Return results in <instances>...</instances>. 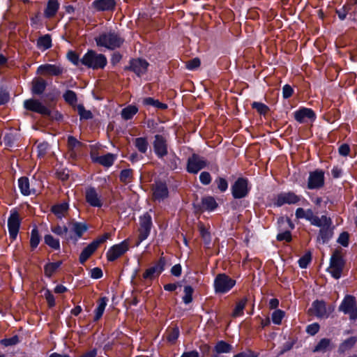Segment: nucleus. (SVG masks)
I'll return each instance as SVG.
<instances>
[{
	"mask_svg": "<svg viewBox=\"0 0 357 357\" xmlns=\"http://www.w3.org/2000/svg\"><path fill=\"white\" fill-rule=\"evenodd\" d=\"M59 8V3L56 0H49L46 9L45 10V15L46 17L51 18L54 17Z\"/></svg>",
	"mask_w": 357,
	"mask_h": 357,
	"instance_id": "obj_30",
	"label": "nucleus"
},
{
	"mask_svg": "<svg viewBox=\"0 0 357 357\" xmlns=\"http://www.w3.org/2000/svg\"><path fill=\"white\" fill-rule=\"evenodd\" d=\"M18 185L20 190L24 195H29L31 194V190L29 187V181L26 177H21L18 180Z\"/></svg>",
	"mask_w": 357,
	"mask_h": 357,
	"instance_id": "obj_38",
	"label": "nucleus"
},
{
	"mask_svg": "<svg viewBox=\"0 0 357 357\" xmlns=\"http://www.w3.org/2000/svg\"><path fill=\"white\" fill-rule=\"evenodd\" d=\"M340 311L349 315L351 319H357V306L355 297L347 296L339 307Z\"/></svg>",
	"mask_w": 357,
	"mask_h": 357,
	"instance_id": "obj_5",
	"label": "nucleus"
},
{
	"mask_svg": "<svg viewBox=\"0 0 357 357\" xmlns=\"http://www.w3.org/2000/svg\"><path fill=\"white\" fill-rule=\"evenodd\" d=\"M107 61L105 55L89 50L81 59V63L93 70L104 68Z\"/></svg>",
	"mask_w": 357,
	"mask_h": 357,
	"instance_id": "obj_2",
	"label": "nucleus"
},
{
	"mask_svg": "<svg viewBox=\"0 0 357 357\" xmlns=\"http://www.w3.org/2000/svg\"><path fill=\"white\" fill-rule=\"evenodd\" d=\"M149 63L146 60L137 59L130 61V68L137 75L141 76L146 72Z\"/></svg>",
	"mask_w": 357,
	"mask_h": 357,
	"instance_id": "obj_22",
	"label": "nucleus"
},
{
	"mask_svg": "<svg viewBox=\"0 0 357 357\" xmlns=\"http://www.w3.org/2000/svg\"><path fill=\"white\" fill-rule=\"evenodd\" d=\"M97 248L98 247L96 242H92L89 244L80 254V263L82 264H84V262L91 257V255L96 250Z\"/></svg>",
	"mask_w": 357,
	"mask_h": 357,
	"instance_id": "obj_24",
	"label": "nucleus"
},
{
	"mask_svg": "<svg viewBox=\"0 0 357 357\" xmlns=\"http://www.w3.org/2000/svg\"><path fill=\"white\" fill-rule=\"evenodd\" d=\"M85 199L91 206L100 208L103 205L102 195L93 187L86 189Z\"/></svg>",
	"mask_w": 357,
	"mask_h": 357,
	"instance_id": "obj_10",
	"label": "nucleus"
},
{
	"mask_svg": "<svg viewBox=\"0 0 357 357\" xmlns=\"http://www.w3.org/2000/svg\"><path fill=\"white\" fill-rule=\"evenodd\" d=\"M82 146V144L73 136L68 138V146L70 151V155L73 158L77 157V149Z\"/></svg>",
	"mask_w": 357,
	"mask_h": 357,
	"instance_id": "obj_28",
	"label": "nucleus"
},
{
	"mask_svg": "<svg viewBox=\"0 0 357 357\" xmlns=\"http://www.w3.org/2000/svg\"><path fill=\"white\" fill-rule=\"evenodd\" d=\"M95 41L98 47L113 50L120 47L124 43V39L118 33L109 31L100 33L95 38Z\"/></svg>",
	"mask_w": 357,
	"mask_h": 357,
	"instance_id": "obj_1",
	"label": "nucleus"
},
{
	"mask_svg": "<svg viewBox=\"0 0 357 357\" xmlns=\"http://www.w3.org/2000/svg\"><path fill=\"white\" fill-rule=\"evenodd\" d=\"M133 144L141 153H146L149 146L146 137H137L134 139Z\"/></svg>",
	"mask_w": 357,
	"mask_h": 357,
	"instance_id": "obj_32",
	"label": "nucleus"
},
{
	"mask_svg": "<svg viewBox=\"0 0 357 357\" xmlns=\"http://www.w3.org/2000/svg\"><path fill=\"white\" fill-rule=\"evenodd\" d=\"M284 316V312L281 310H276L272 314V321L275 324H280Z\"/></svg>",
	"mask_w": 357,
	"mask_h": 357,
	"instance_id": "obj_51",
	"label": "nucleus"
},
{
	"mask_svg": "<svg viewBox=\"0 0 357 357\" xmlns=\"http://www.w3.org/2000/svg\"><path fill=\"white\" fill-rule=\"evenodd\" d=\"M107 298L106 297L100 298L98 301V306L95 310L94 321L99 320L103 314L105 309L107 305Z\"/></svg>",
	"mask_w": 357,
	"mask_h": 357,
	"instance_id": "obj_31",
	"label": "nucleus"
},
{
	"mask_svg": "<svg viewBox=\"0 0 357 357\" xmlns=\"http://www.w3.org/2000/svg\"><path fill=\"white\" fill-rule=\"evenodd\" d=\"M37 46L40 50H46L52 46V39L49 34H45L38 39Z\"/></svg>",
	"mask_w": 357,
	"mask_h": 357,
	"instance_id": "obj_34",
	"label": "nucleus"
},
{
	"mask_svg": "<svg viewBox=\"0 0 357 357\" xmlns=\"http://www.w3.org/2000/svg\"><path fill=\"white\" fill-rule=\"evenodd\" d=\"M337 243L344 247H347L349 245V234L347 232L340 234L337 238Z\"/></svg>",
	"mask_w": 357,
	"mask_h": 357,
	"instance_id": "obj_58",
	"label": "nucleus"
},
{
	"mask_svg": "<svg viewBox=\"0 0 357 357\" xmlns=\"http://www.w3.org/2000/svg\"><path fill=\"white\" fill-rule=\"evenodd\" d=\"M311 259L310 255H305L298 260V264L301 268H305L307 266Z\"/></svg>",
	"mask_w": 357,
	"mask_h": 357,
	"instance_id": "obj_64",
	"label": "nucleus"
},
{
	"mask_svg": "<svg viewBox=\"0 0 357 357\" xmlns=\"http://www.w3.org/2000/svg\"><path fill=\"white\" fill-rule=\"evenodd\" d=\"M246 303H247V298H243L241 301H239L237 303V304L233 311L232 316L234 317H237L241 316L243 313V310L245 307Z\"/></svg>",
	"mask_w": 357,
	"mask_h": 357,
	"instance_id": "obj_45",
	"label": "nucleus"
},
{
	"mask_svg": "<svg viewBox=\"0 0 357 357\" xmlns=\"http://www.w3.org/2000/svg\"><path fill=\"white\" fill-rule=\"evenodd\" d=\"M311 225L320 227L321 229L326 226L331 225V220L326 215L321 217L316 216L314 214L310 220Z\"/></svg>",
	"mask_w": 357,
	"mask_h": 357,
	"instance_id": "obj_26",
	"label": "nucleus"
},
{
	"mask_svg": "<svg viewBox=\"0 0 357 357\" xmlns=\"http://www.w3.org/2000/svg\"><path fill=\"white\" fill-rule=\"evenodd\" d=\"M199 180L204 185H208L211 181V176L207 172H203L199 175Z\"/></svg>",
	"mask_w": 357,
	"mask_h": 357,
	"instance_id": "obj_60",
	"label": "nucleus"
},
{
	"mask_svg": "<svg viewBox=\"0 0 357 357\" xmlns=\"http://www.w3.org/2000/svg\"><path fill=\"white\" fill-rule=\"evenodd\" d=\"M128 250V243L123 241L111 247L107 252V259L110 261L116 260Z\"/></svg>",
	"mask_w": 357,
	"mask_h": 357,
	"instance_id": "obj_13",
	"label": "nucleus"
},
{
	"mask_svg": "<svg viewBox=\"0 0 357 357\" xmlns=\"http://www.w3.org/2000/svg\"><path fill=\"white\" fill-rule=\"evenodd\" d=\"M165 265V260L164 258L161 257L155 266L148 268L144 272L143 274L144 278L152 279L155 275H158L164 270Z\"/></svg>",
	"mask_w": 357,
	"mask_h": 357,
	"instance_id": "obj_21",
	"label": "nucleus"
},
{
	"mask_svg": "<svg viewBox=\"0 0 357 357\" xmlns=\"http://www.w3.org/2000/svg\"><path fill=\"white\" fill-rule=\"evenodd\" d=\"M295 215L297 219H305L310 222L314 215L312 209L304 210L303 208H298L296 210Z\"/></svg>",
	"mask_w": 357,
	"mask_h": 357,
	"instance_id": "obj_36",
	"label": "nucleus"
},
{
	"mask_svg": "<svg viewBox=\"0 0 357 357\" xmlns=\"http://www.w3.org/2000/svg\"><path fill=\"white\" fill-rule=\"evenodd\" d=\"M69 227L70 229L75 232L76 237L74 238L73 236L69 235L66 239L74 240L75 242L81 238L83 234L87 230V227L85 224L75 221L71 222L69 225Z\"/></svg>",
	"mask_w": 357,
	"mask_h": 357,
	"instance_id": "obj_20",
	"label": "nucleus"
},
{
	"mask_svg": "<svg viewBox=\"0 0 357 357\" xmlns=\"http://www.w3.org/2000/svg\"><path fill=\"white\" fill-rule=\"evenodd\" d=\"M356 342V338L355 337H351L344 340L339 347V351L344 353L345 351L352 348Z\"/></svg>",
	"mask_w": 357,
	"mask_h": 357,
	"instance_id": "obj_42",
	"label": "nucleus"
},
{
	"mask_svg": "<svg viewBox=\"0 0 357 357\" xmlns=\"http://www.w3.org/2000/svg\"><path fill=\"white\" fill-rule=\"evenodd\" d=\"M44 296H45L50 307H52L55 305L54 296L49 290H46L45 291Z\"/></svg>",
	"mask_w": 357,
	"mask_h": 357,
	"instance_id": "obj_59",
	"label": "nucleus"
},
{
	"mask_svg": "<svg viewBox=\"0 0 357 357\" xmlns=\"http://www.w3.org/2000/svg\"><path fill=\"white\" fill-rule=\"evenodd\" d=\"M63 98L65 100L68 102L69 104L73 105L76 103L77 102V96L76 93L71 91L68 90L64 94H63Z\"/></svg>",
	"mask_w": 357,
	"mask_h": 357,
	"instance_id": "obj_52",
	"label": "nucleus"
},
{
	"mask_svg": "<svg viewBox=\"0 0 357 357\" xmlns=\"http://www.w3.org/2000/svg\"><path fill=\"white\" fill-rule=\"evenodd\" d=\"M19 342V338L17 335H15L10 338L4 339L2 340V344L6 347L12 346Z\"/></svg>",
	"mask_w": 357,
	"mask_h": 357,
	"instance_id": "obj_63",
	"label": "nucleus"
},
{
	"mask_svg": "<svg viewBox=\"0 0 357 357\" xmlns=\"http://www.w3.org/2000/svg\"><path fill=\"white\" fill-rule=\"evenodd\" d=\"M231 190L235 199H241L246 197L250 191L248 181L244 178H238L232 185Z\"/></svg>",
	"mask_w": 357,
	"mask_h": 357,
	"instance_id": "obj_7",
	"label": "nucleus"
},
{
	"mask_svg": "<svg viewBox=\"0 0 357 357\" xmlns=\"http://www.w3.org/2000/svg\"><path fill=\"white\" fill-rule=\"evenodd\" d=\"M333 346L331 344V340L328 338L321 339L317 346L313 349L314 352H326L331 349Z\"/></svg>",
	"mask_w": 357,
	"mask_h": 357,
	"instance_id": "obj_33",
	"label": "nucleus"
},
{
	"mask_svg": "<svg viewBox=\"0 0 357 357\" xmlns=\"http://www.w3.org/2000/svg\"><path fill=\"white\" fill-rule=\"evenodd\" d=\"M65 72L64 68L60 63L43 64L38 67L36 73L43 76H59Z\"/></svg>",
	"mask_w": 357,
	"mask_h": 357,
	"instance_id": "obj_6",
	"label": "nucleus"
},
{
	"mask_svg": "<svg viewBox=\"0 0 357 357\" xmlns=\"http://www.w3.org/2000/svg\"><path fill=\"white\" fill-rule=\"evenodd\" d=\"M207 165L206 160L197 154H192L187 162V171L191 174H197Z\"/></svg>",
	"mask_w": 357,
	"mask_h": 357,
	"instance_id": "obj_8",
	"label": "nucleus"
},
{
	"mask_svg": "<svg viewBox=\"0 0 357 357\" xmlns=\"http://www.w3.org/2000/svg\"><path fill=\"white\" fill-rule=\"evenodd\" d=\"M51 231L58 235V236H64L66 237V238L67 237H68V228L66 227V226H60L59 225H52L51 227Z\"/></svg>",
	"mask_w": 357,
	"mask_h": 357,
	"instance_id": "obj_47",
	"label": "nucleus"
},
{
	"mask_svg": "<svg viewBox=\"0 0 357 357\" xmlns=\"http://www.w3.org/2000/svg\"><path fill=\"white\" fill-rule=\"evenodd\" d=\"M252 107L262 115H265L269 109L265 104L259 102H254L252 104Z\"/></svg>",
	"mask_w": 357,
	"mask_h": 357,
	"instance_id": "obj_50",
	"label": "nucleus"
},
{
	"mask_svg": "<svg viewBox=\"0 0 357 357\" xmlns=\"http://www.w3.org/2000/svg\"><path fill=\"white\" fill-rule=\"evenodd\" d=\"M68 209V204L67 203H62L61 204L55 205L52 207V212L59 218H62L65 216Z\"/></svg>",
	"mask_w": 357,
	"mask_h": 357,
	"instance_id": "obj_41",
	"label": "nucleus"
},
{
	"mask_svg": "<svg viewBox=\"0 0 357 357\" xmlns=\"http://www.w3.org/2000/svg\"><path fill=\"white\" fill-rule=\"evenodd\" d=\"M202 204V208L206 211H213L218 206L215 199L211 196L203 198Z\"/></svg>",
	"mask_w": 357,
	"mask_h": 357,
	"instance_id": "obj_39",
	"label": "nucleus"
},
{
	"mask_svg": "<svg viewBox=\"0 0 357 357\" xmlns=\"http://www.w3.org/2000/svg\"><path fill=\"white\" fill-rule=\"evenodd\" d=\"M333 234V229L331 226H326L320 229L317 240L321 241L322 243H326L332 238Z\"/></svg>",
	"mask_w": 357,
	"mask_h": 357,
	"instance_id": "obj_29",
	"label": "nucleus"
},
{
	"mask_svg": "<svg viewBox=\"0 0 357 357\" xmlns=\"http://www.w3.org/2000/svg\"><path fill=\"white\" fill-rule=\"evenodd\" d=\"M314 313L318 317H327L330 313L323 301H316L312 303Z\"/></svg>",
	"mask_w": 357,
	"mask_h": 357,
	"instance_id": "obj_23",
	"label": "nucleus"
},
{
	"mask_svg": "<svg viewBox=\"0 0 357 357\" xmlns=\"http://www.w3.org/2000/svg\"><path fill=\"white\" fill-rule=\"evenodd\" d=\"M324 184V173L322 170L317 169L310 173L307 188L310 190L321 188Z\"/></svg>",
	"mask_w": 357,
	"mask_h": 357,
	"instance_id": "obj_12",
	"label": "nucleus"
},
{
	"mask_svg": "<svg viewBox=\"0 0 357 357\" xmlns=\"http://www.w3.org/2000/svg\"><path fill=\"white\" fill-rule=\"evenodd\" d=\"M61 261L49 263L45 266V275L47 277H51L56 270L61 266Z\"/></svg>",
	"mask_w": 357,
	"mask_h": 357,
	"instance_id": "obj_43",
	"label": "nucleus"
},
{
	"mask_svg": "<svg viewBox=\"0 0 357 357\" xmlns=\"http://www.w3.org/2000/svg\"><path fill=\"white\" fill-rule=\"evenodd\" d=\"M199 66L200 60L198 58L191 59L186 63V68L190 70L197 68Z\"/></svg>",
	"mask_w": 357,
	"mask_h": 357,
	"instance_id": "obj_57",
	"label": "nucleus"
},
{
	"mask_svg": "<svg viewBox=\"0 0 357 357\" xmlns=\"http://www.w3.org/2000/svg\"><path fill=\"white\" fill-rule=\"evenodd\" d=\"M344 266V261L341 249H336L330 260V266L328 271L335 279H339L341 277L342 272Z\"/></svg>",
	"mask_w": 357,
	"mask_h": 357,
	"instance_id": "obj_3",
	"label": "nucleus"
},
{
	"mask_svg": "<svg viewBox=\"0 0 357 357\" xmlns=\"http://www.w3.org/2000/svg\"><path fill=\"white\" fill-rule=\"evenodd\" d=\"M179 335V330L177 327L172 328L169 330L167 340L169 342H175Z\"/></svg>",
	"mask_w": 357,
	"mask_h": 357,
	"instance_id": "obj_54",
	"label": "nucleus"
},
{
	"mask_svg": "<svg viewBox=\"0 0 357 357\" xmlns=\"http://www.w3.org/2000/svg\"><path fill=\"white\" fill-rule=\"evenodd\" d=\"M67 57L68 60L75 66H78L79 63H81V59H79V56L75 52H68Z\"/></svg>",
	"mask_w": 357,
	"mask_h": 357,
	"instance_id": "obj_55",
	"label": "nucleus"
},
{
	"mask_svg": "<svg viewBox=\"0 0 357 357\" xmlns=\"http://www.w3.org/2000/svg\"><path fill=\"white\" fill-rule=\"evenodd\" d=\"M139 225V240L140 243L146 239L150 234L152 221L151 217L148 213H146L142 217H140Z\"/></svg>",
	"mask_w": 357,
	"mask_h": 357,
	"instance_id": "obj_9",
	"label": "nucleus"
},
{
	"mask_svg": "<svg viewBox=\"0 0 357 357\" xmlns=\"http://www.w3.org/2000/svg\"><path fill=\"white\" fill-rule=\"evenodd\" d=\"M215 183L221 192H225L227 190L228 183L225 178L220 177L215 180Z\"/></svg>",
	"mask_w": 357,
	"mask_h": 357,
	"instance_id": "obj_56",
	"label": "nucleus"
},
{
	"mask_svg": "<svg viewBox=\"0 0 357 357\" xmlns=\"http://www.w3.org/2000/svg\"><path fill=\"white\" fill-rule=\"evenodd\" d=\"M300 200V197L292 192H282L278 195L275 199V205L277 206H281L285 204H295Z\"/></svg>",
	"mask_w": 357,
	"mask_h": 357,
	"instance_id": "obj_16",
	"label": "nucleus"
},
{
	"mask_svg": "<svg viewBox=\"0 0 357 357\" xmlns=\"http://www.w3.org/2000/svg\"><path fill=\"white\" fill-rule=\"evenodd\" d=\"M24 107L27 110L39 113L44 116L50 115V109L45 106L40 101L35 99L26 100L24 102Z\"/></svg>",
	"mask_w": 357,
	"mask_h": 357,
	"instance_id": "obj_11",
	"label": "nucleus"
},
{
	"mask_svg": "<svg viewBox=\"0 0 357 357\" xmlns=\"http://www.w3.org/2000/svg\"><path fill=\"white\" fill-rule=\"evenodd\" d=\"M132 178V170L130 169H123L120 174V180L126 183H130Z\"/></svg>",
	"mask_w": 357,
	"mask_h": 357,
	"instance_id": "obj_48",
	"label": "nucleus"
},
{
	"mask_svg": "<svg viewBox=\"0 0 357 357\" xmlns=\"http://www.w3.org/2000/svg\"><path fill=\"white\" fill-rule=\"evenodd\" d=\"M169 192L165 183L156 182L153 186V197L155 200L160 202L167 198Z\"/></svg>",
	"mask_w": 357,
	"mask_h": 357,
	"instance_id": "obj_18",
	"label": "nucleus"
},
{
	"mask_svg": "<svg viewBox=\"0 0 357 357\" xmlns=\"http://www.w3.org/2000/svg\"><path fill=\"white\" fill-rule=\"evenodd\" d=\"M115 6V0H95L91 5V8L96 12L112 11Z\"/></svg>",
	"mask_w": 357,
	"mask_h": 357,
	"instance_id": "obj_17",
	"label": "nucleus"
},
{
	"mask_svg": "<svg viewBox=\"0 0 357 357\" xmlns=\"http://www.w3.org/2000/svg\"><path fill=\"white\" fill-rule=\"evenodd\" d=\"M143 103L146 105H151L154 107L165 109L167 108L166 104L159 102L158 100H155L152 98H146L143 100Z\"/></svg>",
	"mask_w": 357,
	"mask_h": 357,
	"instance_id": "obj_46",
	"label": "nucleus"
},
{
	"mask_svg": "<svg viewBox=\"0 0 357 357\" xmlns=\"http://www.w3.org/2000/svg\"><path fill=\"white\" fill-rule=\"evenodd\" d=\"M236 284V281L228 275L218 274L214 280V288L216 293L225 294L228 292Z\"/></svg>",
	"mask_w": 357,
	"mask_h": 357,
	"instance_id": "obj_4",
	"label": "nucleus"
},
{
	"mask_svg": "<svg viewBox=\"0 0 357 357\" xmlns=\"http://www.w3.org/2000/svg\"><path fill=\"white\" fill-rule=\"evenodd\" d=\"M138 112V108L135 105H128L121 111V117L124 120L131 119Z\"/></svg>",
	"mask_w": 357,
	"mask_h": 357,
	"instance_id": "obj_35",
	"label": "nucleus"
},
{
	"mask_svg": "<svg viewBox=\"0 0 357 357\" xmlns=\"http://www.w3.org/2000/svg\"><path fill=\"white\" fill-rule=\"evenodd\" d=\"M277 239L278 241H285L287 242H289L291 240V235L289 231H285L284 232L280 233L277 236Z\"/></svg>",
	"mask_w": 357,
	"mask_h": 357,
	"instance_id": "obj_62",
	"label": "nucleus"
},
{
	"mask_svg": "<svg viewBox=\"0 0 357 357\" xmlns=\"http://www.w3.org/2000/svg\"><path fill=\"white\" fill-rule=\"evenodd\" d=\"M47 82L42 78H35L32 81V93L36 95L42 94L45 90Z\"/></svg>",
	"mask_w": 357,
	"mask_h": 357,
	"instance_id": "obj_25",
	"label": "nucleus"
},
{
	"mask_svg": "<svg viewBox=\"0 0 357 357\" xmlns=\"http://www.w3.org/2000/svg\"><path fill=\"white\" fill-rule=\"evenodd\" d=\"M44 241L46 245H47L51 248L59 250H60V242L59 240L56 238H54L51 234H46L44 236Z\"/></svg>",
	"mask_w": 357,
	"mask_h": 357,
	"instance_id": "obj_40",
	"label": "nucleus"
},
{
	"mask_svg": "<svg viewBox=\"0 0 357 357\" xmlns=\"http://www.w3.org/2000/svg\"><path fill=\"white\" fill-rule=\"evenodd\" d=\"M319 330V325L317 323L310 324L306 328V332L311 335H314L315 334H317Z\"/></svg>",
	"mask_w": 357,
	"mask_h": 357,
	"instance_id": "obj_61",
	"label": "nucleus"
},
{
	"mask_svg": "<svg viewBox=\"0 0 357 357\" xmlns=\"http://www.w3.org/2000/svg\"><path fill=\"white\" fill-rule=\"evenodd\" d=\"M231 350L232 346L223 340L218 341L214 347L217 354L230 353Z\"/></svg>",
	"mask_w": 357,
	"mask_h": 357,
	"instance_id": "obj_37",
	"label": "nucleus"
},
{
	"mask_svg": "<svg viewBox=\"0 0 357 357\" xmlns=\"http://www.w3.org/2000/svg\"><path fill=\"white\" fill-rule=\"evenodd\" d=\"M10 238L15 239L20 228V218L17 213H12L8 220Z\"/></svg>",
	"mask_w": 357,
	"mask_h": 357,
	"instance_id": "obj_19",
	"label": "nucleus"
},
{
	"mask_svg": "<svg viewBox=\"0 0 357 357\" xmlns=\"http://www.w3.org/2000/svg\"><path fill=\"white\" fill-rule=\"evenodd\" d=\"M294 119L300 123L313 121L316 119L314 111L310 108L302 107L294 112Z\"/></svg>",
	"mask_w": 357,
	"mask_h": 357,
	"instance_id": "obj_15",
	"label": "nucleus"
},
{
	"mask_svg": "<svg viewBox=\"0 0 357 357\" xmlns=\"http://www.w3.org/2000/svg\"><path fill=\"white\" fill-rule=\"evenodd\" d=\"M77 110L81 119H90L92 118L91 112L89 110H86L82 105H79Z\"/></svg>",
	"mask_w": 357,
	"mask_h": 357,
	"instance_id": "obj_53",
	"label": "nucleus"
},
{
	"mask_svg": "<svg viewBox=\"0 0 357 357\" xmlns=\"http://www.w3.org/2000/svg\"><path fill=\"white\" fill-rule=\"evenodd\" d=\"M40 237L38 230L36 227L33 228L31 232L30 245L32 249H35L39 244Z\"/></svg>",
	"mask_w": 357,
	"mask_h": 357,
	"instance_id": "obj_44",
	"label": "nucleus"
},
{
	"mask_svg": "<svg viewBox=\"0 0 357 357\" xmlns=\"http://www.w3.org/2000/svg\"><path fill=\"white\" fill-rule=\"evenodd\" d=\"M153 149L158 158H161L165 156L168 153L167 137L161 135H155L153 142Z\"/></svg>",
	"mask_w": 357,
	"mask_h": 357,
	"instance_id": "obj_14",
	"label": "nucleus"
},
{
	"mask_svg": "<svg viewBox=\"0 0 357 357\" xmlns=\"http://www.w3.org/2000/svg\"><path fill=\"white\" fill-rule=\"evenodd\" d=\"M193 289L190 286H185L184 287V296L183 297V301L185 304H188L192 301V294Z\"/></svg>",
	"mask_w": 357,
	"mask_h": 357,
	"instance_id": "obj_49",
	"label": "nucleus"
},
{
	"mask_svg": "<svg viewBox=\"0 0 357 357\" xmlns=\"http://www.w3.org/2000/svg\"><path fill=\"white\" fill-rule=\"evenodd\" d=\"M116 156L112 153H107L104 155L96 157L93 159L95 162L100 163L105 167H110L115 161Z\"/></svg>",
	"mask_w": 357,
	"mask_h": 357,
	"instance_id": "obj_27",
	"label": "nucleus"
}]
</instances>
